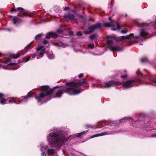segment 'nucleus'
Masks as SVG:
<instances>
[{
  "instance_id": "09e8293b",
  "label": "nucleus",
  "mask_w": 156,
  "mask_h": 156,
  "mask_svg": "<svg viewBox=\"0 0 156 156\" xmlns=\"http://www.w3.org/2000/svg\"><path fill=\"white\" fill-rule=\"evenodd\" d=\"M70 9V8L69 7H65L64 9V10L65 11H66V10H68V9Z\"/></svg>"
},
{
  "instance_id": "c03bdc74",
  "label": "nucleus",
  "mask_w": 156,
  "mask_h": 156,
  "mask_svg": "<svg viewBox=\"0 0 156 156\" xmlns=\"http://www.w3.org/2000/svg\"><path fill=\"white\" fill-rule=\"evenodd\" d=\"M43 87H44V88H50V87L48 85H44L41 86V87L40 88H43Z\"/></svg>"
},
{
  "instance_id": "f3484780",
  "label": "nucleus",
  "mask_w": 156,
  "mask_h": 156,
  "mask_svg": "<svg viewBox=\"0 0 156 156\" xmlns=\"http://www.w3.org/2000/svg\"><path fill=\"white\" fill-rule=\"evenodd\" d=\"M33 94V93L32 92H29L26 96L24 97V99H22L21 102L27 100L29 98H30Z\"/></svg>"
},
{
  "instance_id": "423d86ee",
  "label": "nucleus",
  "mask_w": 156,
  "mask_h": 156,
  "mask_svg": "<svg viewBox=\"0 0 156 156\" xmlns=\"http://www.w3.org/2000/svg\"><path fill=\"white\" fill-rule=\"evenodd\" d=\"M87 82V81L84 79H83L78 82H75L74 81H71L66 83V85L68 87H71L72 88L73 87H80L82 85L85 84Z\"/></svg>"
},
{
  "instance_id": "72a5a7b5",
  "label": "nucleus",
  "mask_w": 156,
  "mask_h": 156,
  "mask_svg": "<svg viewBox=\"0 0 156 156\" xmlns=\"http://www.w3.org/2000/svg\"><path fill=\"white\" fill-rule=\"evenodd\" d=\"M125 74L124 75H122L121 76V77L122 78H126L127 76V74L126 71H125Z\"/></svg>"
},
{
  "instance_id": "de8ad7c7",
  "label": "nucleus",
  "mask_w": 156,
  "mask_h": 156,
  "mask_svg": "<svg viewBox=\"0 0 156 156\" xmlns=\"http://www.w3.org/2000/svg\"><path fill=\"white\" fill-rule=\"evenodd\" d=\"M23 15L25 16H29V17L30 16V15H29L26 13H23Z\"/></svg>"
},
{
  "instance_id": "1a4fd4ad",
  "label": "nucleus",
  "mask_w": 156,
  "mask_h": 156,
  "mask_svg": "<svg viewBox=\"0 0 156 156\" xmlns=\"http://www.w3.org/2000/svg\"><path fill=\"white\" fill-rule=\"evenodd\" d=\"M58 36V35L56 33L50 32L47 34L45 37L47 39H50L51 37L56 38Z\"/></svg>"
},
{
  "instance_id": "5701e85b",
  "label": "nucleus",
  "mask_w": 156,
  "mask_h": 156,
  "mask_svg": "<svg viewBox=\"0 0 156 156\" xmlns=\"http://www.w3.org/2000/svg\"><path fill=\"white\" fill-rule=\"evenodd\" d=\"M95 30L99 29L101 27V25L100 23H98L95 25H94Z\"/></svg>"
},
{
  "instance_id": "393cba45",
  "label": "nucleus",
  "mask_w": 156,
  "mask_h": 156,
  "mask_svg": "<svg viewBox=\"0 0 156 156\" xmlns=\"http://www.w3.org/2000/svg\"><path fill=\"white\" fill-rule=\"evenodd\" d=\"M42 34H40L36 35L35 37V39L37 41H38L40 39Z\"/></svg>"
},
{
  "instance_id": "4c0bfd02",
  "label": "nucleus",
  "mask_w": 156,
  "mask_h": 156,
  "mask_svg": "<svg viewBox=\"0 0 156 156\" xmlns=\"http://www.w3.org/2000/svg\"><path fill=\"white\" fill-rule=\"evenodd\" d=\"M121 33L123 34L126 33L128 32V31L126 30H122L121 31Z\"/></svg>"
},
{
  "instance_id": "f8f14e48",
  "label": "nucleus",
  "mask_w": 156,
  "mask_h": 156,
  "mask_svg": "<svg viewBox=\"0 0 156 156\" xmlns=\"http://www.w3.org/2000/svg\"><path fill=\"white\" fill-rule=\"evenodd\" d=\"M40 146L41 147L40 149L42 152L41 154V155L42 156L46 155L45 152L48 147L46 146H44L42 144H40Z\"/></svg>"
},
{
  "instance_id": "69168bd1",
  "label": "nucleus",
  "mask_w": 156,
  "mask_h": 156,
  "mask_svg": "<svg viewBox=\"0 0 156 156\" xmlns=\"http://www.w3.org/2000/svg\"><path fill=\"white\" fill-rule=\"evenodd\" d=\"M50 99H51V98L49 99L48 100H50Z\"/></svg>"
},
{
  "instance_id": "0e129e2a",
  "label": "nucleus",
  "mask_w": 156,
  "mask_h": 156,
  "mask_svg": "<svg viewBox=\"0 0 156 156\" xmlns=\"http://www.w3.org/2000/svg\"><path fill=\"white\" fill-rule=\"evenodd\" d=\"M62 88H65V87H63Z\"/></svg>"
},
{
  "instance_id": "052dcab7",
  "label": "nucleus",
  "mask_w": 156,
  "mask_h": 156,
  "mask_svg": "<svg viewBox=\"0 0 156 156\" xmlns=\"http://www.w3.org/2000/svg\"><path fill=\"white\" fill-rule=\"evenodd\" d=\"M80 17L82 18V17H83V16L82 15H81L80 16Z\"/></svg>"
},
{
  "instance_id": "2f4dec72",
  "label": "nucleus",
  "mask_w": 156,
  "mask_h": 156,
  "mask_svg": "<svg viewBox=\"0 0 156 156\" xmlns=\"http://www.w3.org/2000/svg\"><path fill=\"white\" fill-rule=\"evenodd\" d=\"M88 46L89 48L92 49H93L94 48V44L89 43L88 44Z\"/></svg>"
},
{
  "instance_id": "ea45409f",
  "label": "nucleus",
  "mask_w": 156,
  "mask_h": 156,
  "mask_svg": "<svg viewBox=\"0 0 156 156\" xmlns=\"http://www.w3.org/2000/svg\"><path fill=\"white\" fill-rule=\"evenodd\" d=\"M30 58V56H28V57L27 58H26L25 59V62H26L27 61H28Z\"/></svg>"
},
{
  "instance_id": "aec40b11",
  "label": "nucleus",
  "mask_w": 156,
  "mask_h": 156,
  "mask_svg": "<svg viewBox=\"0 0 156 156\" xmlns=\"http://www.w3.org/2000/svg\"><path fill=\"white\" fill-rule=\"evenodd\" d=\"M24 54H25L23 53L22 51H20V52H18L16 55L13 54V57L14 58L16 59L18 58L21 55H23Z\"/></svg>"
},
{
  "instance_id": "338daca9",
  "label": "nucleus",
  "mask_w": 156,
  "mask_h": 156,
  "mask_svg": "<svg viewBox=\"0 0 156 156\" xmlns=\"http://www.w3.org/2000/svg\"><path fill=\"white\" fill-rule=\"evenodd\" d=\"M145 84H147V83H145Z\"/></svg>"
},
{
  "instance_id": "9d476101",
  "label": "nucleus",
  "mask_w": 156,
  "mask_h": 156,
  "mask_svg": "<svg viewBox=\"0 0 156 156\" xmlns=\"http://www.w3.org/2000/svg\"><path fill=\"white\" fill-rule=\"evenodd\" d=\"M75 17V16L74 14L70 13H68L64 15V17L65 18L68 19L70 20H76Z\"/></svg>"
},
{
  "instance_id": "5fc2aeb1",
  "label": "nucleus",
  "mask_w": 156,
  "mask_h": 156,
  "mask_svg": "<svg viewBox=\"0 0 156 156\" xmlns=\"http://www.w3.org/2000/svg\"><path fill=\"white\" fill-rule=\"evenodd\" d=\"M86 127H87V128H89V127H90V128L91 127V126L90 125H86Z\"/></svg>"
},
{
  "instance_id": "680f3d73",
  "label": "nucleus",
  "mask_w": 156,
  "mask_h": 156,
  "mask_svg": "<svg viewBox=\"0 0 156 156\" xmlns=\"http://www.w3.org/2000/svg\"><path fill=\"white\" fill-rule=\"evenodd\" d=\"M1 54L0 53V57H1ZM0 62H1V59H0Z\"/></svg>"
},
{
  "instance_id": "4d7b16f0",
  "label": "nucleus",
  "mask_w": 156,
  "mask_h": 156,
  "mask_svg": "<svg viewBox=\"0 0 156 156\" xmlns=\"http://www.w3.org/2000/svg\"><path fill=\"white\" fill-rule=\"evenodd\" d=\"M151 136L152 137H156V134L152 135Z\"/></svg>"
},
{
  "instance_id": "0eeeda50",
  "label": "nucleus",
  "mask_w": 156,
  "mask_h": 156,
  "mask_svg": "<svg viewBox=\"0 0 156 156\" xmlns=\"http://www.w3.org/2000/svg\"><path fill=\"white\" fill-rule=\"evenodd\" d=\"M66 92L70 95H76L82 92L84 90L82 88H66Z\"/></svg>"
},
{
  "instance_id": "a211bd4d",
  "label": "nucleus",
  "mask_w": 156,
  "mask_h": 156,
  "mask_svg": "<svg viewBox=\"0 0 156 156\" xmlns=\"http://www.w3.org/2000/svg\"><path fill=\"white\" fill-rule=\"evenodd\" d=\"M56 152L55 151L52 149H50L47 150V153L48 155L49 156V155H52L53 154H55Z\"/></svg>"
},
{
  "instance_id": "58836bf2",
  "label": "nucleus",
  "mask_w": 156,
  "mask_h": 156,
  "mask_svg": "<svg viewBox=\"0 0 156 156\" xmlns=\"http://www.w3.org/2000/svg\"><path fill=\"white\" fill-rule=\"evenodd\" d=\"M84 76V74L83 73H80L78 76V77L80 78H82Z\"/></svg>"
},
{
  "instance_id": "a18cd8bd",
  "label": "nucleus",
  "mask_w": 156,
  "mask_h": 156,
  "mask_svg": "<svg viewBox=\"0 0 156 156\" xmlns=\"http://www.w3.org/2000/svg\"><path fill=\"white\" fill-rule=\"evenodd\" d=\"M36 55L35 54H33L31 55V57L32 58V59H33L35 58L36 57Z\"/></svg>"
},
{
  "instance_id": "bb28decb",
  "label": "nucleus",
  "mask_w": 156,
  "mask_h": 156,
  "mask_svg": "<svg viewBox=\"0 0 156 156\" xmlns=\"http://www.w3.org/2000/svg\"><path fill=\"white\" fill-rule=\"evenodd\" d=\"M88 30L90 31V32L91 33L93 31L95 30V29L94 28V25H93L92 26L88 28Z\"/></svg>"
},
{
  "instance_id": "49530a36",
  "label": "nucleus",
  "mask_w": 156,
  "mask_h": 156,
  "mask_svg": "<svg viewBox=\"0 0 156 156\" xmlns=\"http://www.w3.org/2000/svg\"><path fill=\"white\" fill-rule=\"evenodd\" d=\"M16 11V9H15L14 8H12L10 10V11L11 12L15 11Z\"/></svg>"
},
{
  "instance_id": "2eb2a0df",
  "label": "nucleus",
  "mask_w": 156,
  "mask_h": 156,
  "mask_svg": "<svg viewBox=\"0 0 156 156\" xmlns=\"http://www.w3.org/2000/svg\"><path fill=\"white\" fill-rule=\"evenodd\" d=\"M113 133H107V132H103V133H100L99 134H96L92 136L90 138H93L96 137L103 136H104V135H108V134H112Z\"/></svg>"
},
{
  "instance_id": "a878e982",
  "label": "nucleus",
  "mask_w": 156,
  "mask_h": 156,
  "mask_svg": "<svg viewBox=\"0 0 156 156\" xmlns=\"http://www.w3.org/2000/svg\"><path fill=\"white\" fill-rule=\"evenodd\" d=\"M150 80L153 83V85L156 87V77L152 78Z\"/></svg>"
},
{
  "instance_id": "4468645a",
  "label": "nucleus",
  "mask_w": 156,
  "mask_h": 156,
  "mask_svg": "<svg viewBox=\"0 0 156 156\" xmlns=\"http://www.w3.org/2000/svg\"><path fill=\"white\" fill-rule=\"evenodd\" d=\"M4 95L2 93H0V103L4 105L6 103V100L2 98L4 97Z\"/></svg>"
},
{
  "instance_id": "13d9d810",
  "label": "nucleus",
  "mask_w": 156,
  "mask_h": 156,
  "mask_svg": "<svg viewBox=\"0 0 156 156\" xmlns=\"http://www.w3.org/2000/svg\"><path fill=\"white\" fill-rule=\"evenodd\" d=\"M2 67V65L1 64H0V69H1Z\"/></svg>"
},
{
  "instance_id": "6e6d98bb",
  "label": "nucleus",
  "mask_w": 156,
  "mask_h": 156,
  "mask_svg": "<svg viewBox=\"0 0 156 156\" xmlns=\"http://www.w3.org/2000/svg\"><path fill=\"white\" fill-rule=\"evenodd\" d=\"M4 30H7L8 31H10V30L9 29H8V28L5 29H4Z\"/></svg>"
},
{
  "instance_id": "bf43d9fd",
  "label": "nucleus",
  "mask_w": 156,
  "mask_h": 156,
  "mask_svg": "<svg viewBox=\"0 0 156 156\" xmlns=\"http://www.w3.org/2000/svg\"><path fill=\"white\" fill-rule=\"evenodd\" d=\"M92 54L94 55H97L93 53H92Z\"/></svg>"
},
{
  "instance_id": "7ed1b4c3",
  "label": "nucleus",
  "mask_w": 156,
  "mask_h": 156,
  "mask_svg": "<svg viewBox=\"0 0 156 156\" xmlns=\"http://www.w3.org/2000/svg\"><path fill=\"white\" fill-rule=\"evenodd\" d=\"M148 32L147 30L144 28L140 30L139 35L133 36V34H130L129 35L124 36V39H138L142 41L148 36Z\"/></svg>"
},
{
  "instance_id": "37998d69",
  "label": "nucleus",
  "mask_w": 156,
  "mask_h": 156,
  "mask_svg": "<svg viewBox=\"0 0 156 156\" xmlns=\"http://www.w3.org/2000/svg\"><path fill=\"white\" fill-rule=\"evenodd\" d=\"M84 32L85 34H88L91 33L89 30V31H84Z\"/></svg>"
},
{
  "instance_id": "e2e57ef3",
  "label": "nucleus",
  "mask_w": 156,
  "mask_h": 156,
  "mask_svg": "<svg viewBox=\"0 0 156 156\" xmlns=\"http://www.w3.org/2000/svg\"><path fill=\"white\" fill-rule=\"evenodd\" d=\"M111 37H112V38H114V37L113 36H111Z\"/></svg>"
},
{
  "instance_id": "7c9ffc66",
  "label": "nucleus",
  "mask_w": 156,
  "mask_h": 156,
  "mask_svg": "<svg viewBox=\"0 0 156 156\" xmlns=\"http://www.w3.org/2000/svg\"><path fill=\"white\" fill-rule=\"evenodd\" d=\"M141 60L142 62L148 61V59L147 57H144L141 59Z\"/></svg>"
},
{
  "instance_id": "f704fd0d",
  "label": "nucleus",
  "mask_w": 156,
  "mask_h": 156,
  "mask_svg": "<svg viewBox=\"0 0 156 156\" xmlns=\"http://www.w3.org/2000/svg\"><path fill=\"white\" fill-rule=\"evenodd\" d=\"M76 35L78 36H81L82 35L80 31H78L76 32Z\"/></svg>"
},
{
  "instance_id": "dca6fc26",
  "label": "nucleus",
  "mask_w": 156,
  "mask_h": 156,
  "mask_svg": "<svg viewBox=\"0 0 156 156\" xmlns=\"http://www.w3.org/2000/svg\"><path fill=\"white\" fill-rule=\"evenodd\" d=\"M22 20L21 19H19L17 17L15 16L12 20V21L13 24L15 25L16 26H17V25L16 24V23L19 22L21 21Z\"/></svg>"
},
{
  "instance_id": "c756f323",
  "label": "nucleus",
  "mask_w": 156,
  "mask_h": 156,
  "mask_svg": "<svg viewBox=\"0 0 156 156\" xmlns=\"http://www.w3.org/2000/svg\"><path fill=\"white\" fill-rule=\"evenodd\" d=\"M24 10V9L22 7H18L16 8V11L21 12Z\"/></svg>"
},
{
  "instance_id": "9b49d317",
  "label": "nucleus",
  "mask_w": 156,
  "mask_h": 156,
  "mask_svg": "<svg viewBox=\"0 0 156 156\" xmlns=\"http://www.w3.org/2000/svg\"><path fill=\"white\" fill-rule=\"evenodd\" d=\"M108 47L112 51L115 50L116 51H120L122 50L120 47L119 46H113L111 44H109Z\"/></svg>"
},
{
  "instance_id": "6ab92c4d",
  "label": "nucleus",
  "mask_w": 156,
  "mask_h": 156,
  "mask_svg": "<svg viewBox=\"0 0 156 156\" xmlns=\"http://www.w3.org/2000/svg\"><path fill=\"white\" fill-rule=\"evenodd\" d=\"M11 59L9 58L6 61V63L9 65L11 66H15L17 64V63L13 62L12 63Z\"/></svg>"
},
{
  "instance_id": "e433bc0d",
  "label": "nucleus",
  "mask_w": 156,
  "mask_h": 156,
  "mask_svg": "<svg viewBox=\"0 0 156 156\" xmlns=\"http://www.w3.org/2000/svg\"><path fill=\"white\" fill-rule=\"evenodd\" d=\"M117 122L115 121H113L112 123H110L109 125L111 126H114V125L113 124H116Z\"/></svg>"
},
{
  "instance_id": "c9c22d12",
  "label": "nucleus",
  "mask_w": 156,
  "mask_h": 156,
  "mask_svg": "<svg viewBox=\"0 0 156 156\" xmlns=\"http://www.w3.org/2000/svg\"><path fill=\"white\" fill-rule=\"evenodd\" d=\"M139 75L140 76L144 78L145 79L148 78V76H146V75H143V74L141 73H140Z\"/></svg>"
},
{
  "instance_id": "603ef678",
  "label": "nucleus",
  "mask_w": 156,
  "mask_h": 156,
  "mask_svg": "<svg viewBox=\"0 0 156 156\" xmlns=\"http://www.w3.org/2000/svg\"><path fill=\"white\" fill-rule=\"evenodd\" d=\"M138 82H139V83L140 84H142V83H143V81H142L141 80H139Z\"/></svg>"
},
{
  "instance_id": "ddd939ff",
  "label": "nucleus",
  "mask_w": 156,
  "mask_h": 156,
  "mask_svg": "<svg viewBox=\"0 0 156 156\" xmlns=\"http://www.w3.org/2000/svg\"><path fill=\"white\" fill-rule=\"evenodd\" d=\"M54 45L58 47L63 48H65L67 46L66 44L60 41L54 43Z\"/></svg>"
},
{
  "instance_id": "39448f33",
  "label": "nucleus",
  "mask_w": 156,
  "mask_h": 156,
  "mask_svg": "<svg viewBox=\"0 0 156 156\" xmlns=\"http://www.w3.org/2000/svg\"><path fill=\"white\" fill-rule=\"evenodd\" d=\"M108 19L111 21L110 22L104 23L103 24L104 27H112L111 30L113 31L119 30L120 29V26L118 22L112 20L111 17H109Z\"/></svg>"
},
{
  "instance_id": "c85d7f7f",
  "label": "nucleus",
  "mask_w": 156,
  "mask_h": 156,
  "mask_svg": "<svg viewBox=\"0 0 156 156\" xmlns=\"http://www.w3.org/2000/svg\"><path fill=\"white\" fill-rule=\"evenodd\" d=\"M116 39L119 41H123L125 40L124 39V36H120L117 37L116 38Z\"/></svg>"
},
{
  "instance_id": "473e14b6",
  "label": "nucleus",
  "mask_w": 156,
  "mask_h": 156,
  "mask_svg": "<svg viewBox=\"0 0 156 156\" xmlns=\"http://www.w3.org/2000/svg\"><path fill=\"white\" fill-rule=\"evenodd\" d=\"M95 37V35L94 34H91L89 36V38L91 40L94 39Z\"/></svg>"
},
{
  "instance_id": "cd10ccee",
  "label": "nucleus",
  "mask_w": 156,
  "mask_h": 156,
  "mask_svg": "<svg viewBox=\"0 0 156 156\" xmlns=\"http://www.w3.org/2000/svg\"><path fill=\"white\" fill-rule=\"evenodd\" d=\"M87 132L86 131H83L80 133H78L76 134V137H80L82 135L86 133Z\"/></svg>"
},
{
  "instance_id": "6e6552de",
  "label": "nucleus",
  "mask_w": 156,
  "mask_h": 156,
  "mask_svg": "<svg viewBox=\"0 0 156 156\" xmlns=\"http://www.w3.org/2000/svg\"><path fill=\"white\" fill-rule=\"evenodd\" d=\"M37 50L39 53V55L37 56V58L39 59L43 57L45 53V48L43 46H39L37 48Z\"/></svg>"
},
{
  "instance_id": "8fccbe9b",
  "label": "nucleus",
  "mask_w": 156,
  "mask_h": 156,
  "mask_svg": "<svg viewBox=\"0 0 156 156\" xmlns=\"http://www.w3.org/2000/svg\"><path fill=\"white\" fill-rule=\"evenodd\" d=\"M48 42V41L47 40H45L43 41V43L44 44H46Z\"/></svg>"
},
{
  "instance_id": "f03ea898",
  "label": "nucleus",
  "mask_w": 156,
  "mask_h": 156,
  "mask_svg": "<svg viewBox=\"0 0 156 156\" xmlns=\"http://www.w3.org/2000/svg\"><path fill=\"white\" fill-rule=\"evenodd\" d=\"M135 80H128L124 83L123 84L121 82L118 81H110L105 84L106 87H119L122 86L124 88H129L133 87Z\"/></svg>"
},
{
  "instance_id": "b1692460",
  "label": "nucleus",
  "mask_w": 156,
  "mask_h": 156,
  "mask_svg": "<svg viewBox=\"0 0 156 156\" xmlns=\"http://www.w3.org/2000/svg\"><path fill=\"white\" fill-rule=\"evenodd\" d=\"M9 98L11 99L9 101V103L11 102H14L16 104H19L20 103L19 101H15L13 98Z\"/></svg>"
},
{
  "instance_id": "79ce46f5",
  "label": "nucleus",
  "mask_w": 156,
  "mask_h": 156,
  "mask_svg": "<svg viewBox=\"0 0 156 156\" xmlns=\"http://www.w3.org/2000/svg\"><path fill=\"white\" fill-rule=\"evenodd\" d=\"M57 32L59 33H62L63 32V31L61 29H58L57 30Z\"/></svg>"
},
{
  "instance_id": "864d4df0",
  "label": "nucleus",
  "mask_w": 156,
  "mask_h": 156,
  "mask_svg": "<svg viewBox=\"0 0 156 156\" xmlns=\"http://www.w3.org/2000/svg\"><path fill=\"white\" fill-rule=\"evenodd\" d=\"M60 87H61V86H56L53 87V88H60Z\"/></svg>"
},
{
  "instance_id": "20e7f679",
  "label": "nucleus",
  "mask_w": 156,
  "mask_h": 156,
  "mask_svg": "<svg viewBox=\"0 0 156 156\" xmlns=\"http://www.w3.org/2000/svg\"><path fill=\"white\" fill-rule=\"evenodd\" d=\"M46 89L41 92L38 97L35 98L36 99L38 100V103L40 105H41L42 103V102H41V99L44 98L45 97L50 96L52 94L55 88Z\"/></svg>"
},
{
  "instance_id": "a19ab883",
  "label": "nucleus",
  "mask_w": 156,
  "mask_h": 156,
  "mask_svg": "<svg viewBox=\"0 0 156 156\" xmlns=\"http://www.w3.org/2000/svg\"><path fill=\"white\" fill-rule=\"evenodd\" d=\"M32 42H31L29 44H28L25 48V49H28L30 47V44L32 43Z\"/></svg>"
},
{
  "instance_id": "f257e3e1",
  "label": "nucleus",
  "mask_w": 156,
  "mask_h": 156,
  "mask_svg": "<svg viewBox=\"0 0 156 156\" xmlns=\"http://www.w3.org/2000/svg\"><path fill=\"white\" fill-rule=\"evenodd\" d=\"M70 136L66 138L65 137L61 136L58 129L50 133L47 137V141L49 145L59 148L62 144L68 140Z\"/></svg>"
},
{
  "instance_id": "4be33fe9",
  "label": "nucleus",
  "mask_w": 156,
  "mask_h": 156,
  "mask_svg": "<svg viewBox=\"0 0 156 156\" xmlns=\"http://www.w3.org/2000/svg\"><path fill=\"white\" fill-rule=\"evenodd\" d=\"M63 93L61 90H59L56 93V96L55 97L59 98L61 96L62 94Z\"/></svg>"
},
{
  "instance_id": "3c124183",
  "label": "nucleus",
  "mask_w": 156,
  "mask_h": 156,
  "mask_svg": "<svg viewBox=\"0 0 156 156\" xmlns=\"http://www.w3.org/2000/svg\"><path fill=\"white\" fill-rule=\"evenodd\" d=\"M123 120H124L125 122H127L129 121V119L128 118H125L124 119H122V121L123 122Z\"/></svg>"
},
{
  "instance_id": "412c9836",
  "label": "nucleus",
  "mask_w": 156,
  "mask_h": 156,
  "mask_svg": "<svg viewBox=\"0 0 156 156\" xmlns=\"http://www.w3.org/2000/svg\"><path fill=\"white\" fill-rule=\"evenodd\" d=\"M47 54L49 59H53L54 58L55 56L52 51L48 52Z\"/></svg>"
}]
</instances>
